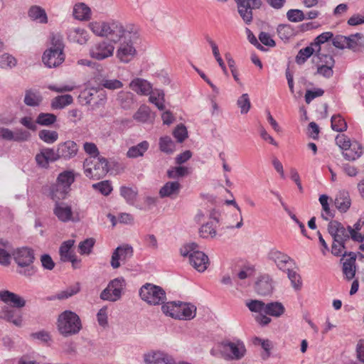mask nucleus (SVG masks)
Listing matches in <instances>:
<instances>
[{
    "label": "nucleus",
    "mask_w": 364,
    "mask_h": 364,
    "mask_svg": "<svg viewBox=\"0 0 364 364\" xmlns=\"http://www.w3.org/2000/svg\"><path fill=\"white\" fill-rule=\"evenodd\" d=\"M43 101V97L38 92L33 90H26L23 102L29 107H38Z\"/></svg>",
    "instance_id": "obj_34"
},
{
    "label": "nucleus",
    "mask_w": 364,
    "mask_h": 364,
    "mask_svg": "<svg viewBox=\"0 0 364 364\" xmlns=\"http://www.w3.org/2000/svg\"><path fill=\"white\" fill-rule=\"evenodd\" d=\"M83 168L87 178L97 180L108 172V161L104 157H90L85 160Z\"/></svg>",
    "instance_id": "obj_5"
},
{
    "label": "nucleus",
    "mask_w": 364,
    "mask_h": 364,
    "mask_svg": "<svg viewBox=\"0 0 364 364\" xmlns=\"http://www.w3.org/2000/svg\"><path fill=\"white\" fill-rule=\"evenodd\" d=\"M134 253L133 248L131 245L125 244L118 246L112 252L110 264L113 269H117L120 267V262H126Z\"/></svg>",
    "instance_id": "obj_13"
},
{
    "label": "nucleus",
    "mask_w": 364,
    "mask_h": 364,
    "mask_svg": "<svg viewBox=\"0 0 364 364\" xmlns=\"http://www.w3.org/2000/svg\"><path fill=\"white\" fill-rule=\"evenodd\" d=\"M51 47L45 50L42 56L44 65L48 68H56L65 60L63 36L53 34L50 39Z\"/></svg>",
    "instance_id": "obj_2"
},
{
    "label": "nucleus",
    "mask_w": 364,
    "mask_h": 364,
    "mask_svg": "<svg viewBox=\"0 0 364 364\" xmlns=\"http://www.w3.org/2000/svg\"><path fill=\"white\" fill-rule=\"evenodd\" d=\"M268 258L284 272L292 268L294 264V260L289 256L277 249H272L269 251Z\"/></svg>",
    "instance_id": "obj_15"
},
{
    "label": "nucleus",
    "mask_w": 364,
    "mask_h": 364,
    "mask_svg": "<svg viewBox=\"0 0 364 364\" xmlns=\"http://www.w3.org/2000/svg\"><path fill=\"white\" fill-rule=\"evenodd\" d=\"M200 236L203 238H208L210 237H214L216 235L215 228L213 227L212 222H208L203 225L199 229Z\"/></svg>",
    "instance_id": "obj_55"
},
{
    "label": "nucleus",
    "mask_w": 364,
    "mask_h": 364,
    "mask_svg": "<svg viewBox=\"0 0 364 364\" xmlns=\"http://www.w3.org/2000/svg\"><path fill=\"white\" fill-rule=\"evenodd\" d=\"M57 120L55 114L52 113H40L36 119V123L45 127H50Z\"/></svg>",
    "instance_id": "obj_39"
},
{
    "label": "nucleus",
    "mask_w": 364,
    "mask_h": 364,
    "mask_svg": "<svg viewBox=\"0 0 364 364\" xmlns=\"http://www.w3.org/2000/svg\"><path fill=\"white\" fill-rule=\"evenodd\" d=\"M190 264L200 272H204L209 264L208 257L198 249L190 255Z\"/></svg>",
    "instance_id": "obj_20"
},
{
    "label": "nucleus",
    "mask_w": 364,
    "mask_h": 364,
    "mask_svg": "<svg viewBox=\"0 0 364 364\" xmlns=\"http://www.w3.org/2000/svg\"><path fill=\"white\" fill-rule=\"evenodd\" d=\"M315 53L316 55V49L311 43L309 46L301 48L299 50L295 61L298 65H303L311 55Z\"/></svg>",
    "instance_id": "obj_35"
},
{
    "label": "nucleus",
    "mask_w": 364,
    "mask_h": 364,
    "mask_svg": "<svg viewBox=\"0 0 364 364\" xmlns=\"http://www.w3.org/2000/svg\"><path fill=\"white\" fill-rule=\"evenodd\" d=\"M89 27L95 35L109 38L114 43L127 40L128 38L137 37L136 30L132 26L124 28L119 21H94L90 23Z\"/></svg>",
    "instance_id": "obj_1"
},
{
    "label": "nucleus",
    "mask_w": 364,
    "mask_h": 364,
    "mask_svg": "<svg viewBox=\"0 0 364 364\" xmlns=\"http://www.w3.org/2000/svg\"><path fill=\"white\" fill-rule=\"evenodd\" d=\"M188 174V169L185 166H177L167 171V176L170 178L183 177Z\"/></svg>",
    "instance_id": "obj_59"
},
{
    "label": "nucleus",
    "mask_w": 364,
    "mask_h": 364,
    "mask_svg": "<svg viewBox=\"0 0 364 364\" xmlns=\"http://www.w3.org/2000/svg\"><path fill=\"white\" fill-rule=\"evenodd\" d=\"M288 278L291 282L292 287L298 291L301 289L302 282L301 276L295 271L292 270L291 268L287 269Z\"/></svg>",
    "instance_id": "obj_49"
},
{
    "label": "nucleus",
    "mask_w": 364,
    "mask_h": 364,
    "mask_svg": "<svg viewBox=\"0 0 364 364\" xmlns=\"http://www.w3.org/2000/svg\"><path fill=\"white\" fill-rule=\"evenodd\" d=\"M348 256L349 258L346 259L343 263V273L347 280H351L354 278L356 272V255L353 252H344L343 257Z\"/></svg>",
    "instance_id": "obj_18"
},
{
    "label": "nucleus",
    "mask_w": 364,
    "mask_h": 364,
    "mask_svg": "<svg viewBox=\"0 0 364 364\" xmlns=\"http://www.w3.org/2000/svg\"><path fill=\"white\" fill-rule=\"evenodd\" d=\"M0 300L14 308H22L26 305L25 299L9 290L0 291Z\"/></svg>",
    "instance_id": "obj_22"
},
{
    "label": "nucleus",
    "mask_w": 364,
    "mask_h": 364,
    "mask_svg": "<svg viewBox=\"0 0 364 364\" xmlns=\"http://www.w3.org/2000/svg\"><path fill=\"white\" fill-rule=\"evenodd\" d=\"M38 137L47 144H53L58 139V134L55 131L42 129L38 132Z\"/></svg>",
    "instance_id": "obj_43"
},
{
    "label": "nucleus",
    "mask_w": 364,
    "mask_h": 364,
    "mask_svg": "<svg viewBox=\"0 0 364 364\" xmlns=\"http://www.w3.org/2000/svg\"><path fill=\"white\" fill-rule=\"evenodd\" d=\"M80 291V283L77 282L73 286L68 287L65 290L58 294V299L63 300L75 295Z\"/></svg>",
    "instance_id": "obj_50"
},
{
    "label": "nucleus",
    "mask_w": 364,
    "mask_h": 364,
    "mask_svg": "<svg viewBox=\"0 0 364 364\" xmlns=\"http://www.w3.org/2000/svg\"><path fill=\"white\" fill-rule=\"evenodd\" d=\"M277 31L278 36L282 40H289L291 36L294 35V31L292 26L289 24L279 25Z\"/></svg>",
    "instance_id": "obj_46"
},
{
    "label": "nucleus",
    "mask_w": 364,
    "mask_h": 364,
    "mask_svg": "<svg viewBox=\"0 0 364 364\" xmlns=\"http://www.w3.org/2000/svg\"><path fill=\"white\" fill-rule=\"evenodd\" d=\"M333 37V33L332 32H323L318 35L311 43L316 48V51L319 52L320 50H322L321 45L328 42L329 40H332Z\"/></svg>",
    "instance_id": "obj_42"
},
{
    "label": "nucleus",
    "mask_w": 364,
    "mask_h": 364,
    "mask_svg": "<svg viewBox=\"0 0 364 364\" xmlns=\"http://www.w3.org/2000/svg\"><path fill=\"white\" fill-rule=\"evenodd\" d=\"M101 85L108 90H117L123 87V83L117 79H102Z\"/></svg>",
    "instance_id": "obj_61"
},
{
    "label": "nucleus",
    "mask_w": 364,
    "mask_h": 364,
    "mask_svg": "<svg viewBox=\"0 0 364 364\" xmlns=\"http://www.w3.org/2000/svg\"><path fill=\"white\" fill-rule=\"evenodd\" d=\"M178 314L176 315L177 319L191 320L196 316V307L191 304L178 301Z\"/></svg>",
    "instance_id": "obj_27"
},
{
    "label": "nucleus",
    "mask_w": 364,
    "mask_h": 364,
    "mask_svg": "<svg viewBox=\"0 0 364 364\" xmlns=\"http://www.w3.org/2000/svg\"><path fill=\"white\" fill-rule=\"evenodd\" d=\"M74 243L75 240H68L61 244L59 248V255L61 262H68V260L71 259V258L75 255V252L72 250Z\"/></svg>",
    "instance_id": "obj_28"
},
{
    "label": "nucleus",
    "mask_w": 364,
    "mask_h": 364,
    "mask_svg": "<svg viewBox=\"0 0 364 364\" xmlns=\"http://www.w3.org/2000/svg\"><path fill=\"white\" fill-rule=\"evenodd\" d=\"M285 311L284 305L279 301L266 304L264 314L274 317H279Z\"/></svg>",
    "instance_id": "obj_37"
},
{
    "label": "nucleus",
    "mask_w": 364,
    "mask_h": 364,
    "mask_svg": "<svg viewBox=\"0 0 364 364\" xmlns=\"http://www.w3.org/2000/svg\"><path fill=\"white\" fill-rule=\"evenodd\" d=\"M75 181V175L72 171H65L60 173L57 183L51 186L50 196L55 199H65L70 190V186Z\"/></svg>",
    "instance_id": "obj_6"
},
{
    "label": "nucleus",
    "mask_w": 364,
    "mask_h": 364,
    "mask_svg": "<svg viewBox=\"0 0 364 364\" xmlns=\"http://www.w3.org/2000/svg\"><path fill=\"white\" fill-rule=\"evenodd\" d=\"M92 188L104 196H109L112 191V183L109 181H102L92 184Z\"/></svg>",
    "instance_id": "obj_53"
},
{
    "label": "nucleus",
    "mask_w": 364,
    "mask_h": 364,
    "mask_svg": "<svg viewBox=\"0 0 364 364\" xmlns=\"http://www.w3.org/2000/svg\"><path fill=\"white\" fill-rule=\"evenodd\" d=\"M237 105L242 114H247L251 108V102L248 94H242L237 100Z\"/></svg>",
    "instance_id": "obj_47"
},
{
    "label": "nucleus",
    "mask_w": 364,
    "mask_h": 364,
    "mask_svg": "<svg viewBox=\"0 0 364 364\" xmlns=\"http://www.w3.org/2000/svg\"><path fill=\"white\" fill-rule=\"evenodd\" d=\"M256 292L262 296H267L272 293V279L268 274L261 276L255 283Z\"/></svg>",
    "instance_id": "obj_24"
},
{
    "label": "nucleus",
    "mask_w": 364,
    "mask_h": 364,
    "mask_svg": "<svg viewBox=\"0 0 364 364\" xmlns=\"http://www.w3.org/2000/svg\"><path fill=\"white\" fill-rule=\"evenodd\" d=\"M51 199L55 202L53 214L58 219L63 223H67L71 220L73 221L71 206L60 202L62 199H55L54 198H51Z\"/></svg>",
    "instance_id": "obj_17"
},
{
    "label": "nucleus",
    "mask_w": 364,
    "mask_h": 364,
    "mask_svg": "<svg viewBox=\"0 0 364 364\" xmlns=\"http://www.w3.org/2000/svg\"><path fill=\"white\" fill-rule=\"evenodd\" d=\"M0 318L12 323L18 327H20L22 325L23 319L21 311L9 306H4L0 311Z\"/></svg>",
    "instance_id": "obj_21"
},
{
    "label": "nucleus",
    "mask_w": 364,
    "mask_h": 364,
    "mask_svg": "<svg viewBox=\"0 0 364 364\" xmlns=\"http://www.w3.org/2000/svg\"><path fill=\"white\" fill-rule=\"evenodd\" d=\"M287 18L291 22L297 23L305 19L306 16L300 9H290L287 12Z\"/></svg>",
    "instance_id": "obj_58"
},
{
    "label": "nucleus",
    "mask_w": 364,
    "mask_h": 364,
    "mask_svg": "<svg viewBox=\"0 0 364 364\" xmlns=\"http://www.w3.org/2000/svg\"><path fill=\"white\" fill-rule=\"evenodd\" d=\"M144 362L146 364H176L171 355L161 351L145 354Z\"/></svg>",
    "instance_id": "obj_19"
},
{
    "label": "nucleus",
    "mask_w": 364,
    "mask_h": 364,
    "mask_svg": "<svg viewBox=\"0 0 364 364\" xmlns=\"http://www.w3.org/2000/svg\"><path fill=\"white\" fill-rule=\"evenodd\" d=\"M139 36L136 38H128L127 40H123L120 42L119 48L117 50V57L122 62L127 63L130 62L136 53V50L134 47V42L138 38Z\"/></svg>",
    "instance_id": "obj_12"
},
{
    "label": "nucleus",
    "mask_w": 364,
    "mask_h": 364,
    "mask_svg": "<svg viewBox=\"0 0 364 364\" xmlns=\"http://www.w3.org/2000/svg\"><path fill=\"white\" fill-rule=\"evenodd\" d=\"M28 15L33 21H37L41 23L48 22V16L45 9L39 6H32L28 12Z\"/></svg>",
    "instance_id": "obj_31"
},
{
    "label": "nucleus",
    "mask_w": 364,
    "mask_h": 364,
    "mask_svg": "<svg viewBox=\"0 0 364 364\" xmlns=\"http://www.w3.org/2000/svg\"><path fill=\"white\" fill-rule=\"evenodd\" d=\"M173 134L177 141L181 143L188 137L187 129L183 124H180L175 128Z\"/></svg>",
    "instance_id": "obj_60"
},
{
    "label": "nucleus",
    "mask_w": 364,
    "mask_h": 364,
    "mask_svg": "<svg viewBox=\"0 0 364 364\" xmlns=\"http://www.w3.org/2000/svg\"><path fill=\"white\" fill-rule=\"evenodd\" d=\"M159 148L163 152L171 154L174 151L175 144L170 136H163L159 139Z\"/></svg>",
    "instance_id": "obj_44"
},
{
    "label": "nucleus",
    "mask_w": 364,
    "mask_h": 364,
    "mask_svg": "<svg viewBox=\"0 0 364 364\" xmlns=\"http://www.w3.org/2000/svg\"><path fill=\"white\" fill-rule=\"evenodd\" d=\"M363 225L364 217H360L354 224L353 228L350 225L348 226V229L350 234V238L353 241L358 242H363L364 241V235L359 232Z\"/></svg>",
    "instance_id": "obj_33"
},
{
    "label": "nucleus",
    "mask_w": 364,
    "mask_h": 364,
    "mask_svg": "<svg viewBox=\"0 0 364 364\" xmlns=\"http://www.w3.org/2000/svg\"><path fill=\"white\" fill-rule=\"evenodd\" d=\"M221 353L230 360H240L244 357L246 349L243 343L225 341L220 344Z\"/></svg>",
    "instance_id": "obj_10"
},
{
    "label": "nucleus",
    "mask_w": 364,
    "mask_h": 364,
    "mask_svg": "<svg viewBox=\"0 0 364 364\" xmlns=\"http://www.w3.org/2000/svg\"><path fill=\"white\" fill-rule=\"evenodd\" d=\"M237 11L246 24L252 21V9H259L262 4L261 0H235Z\"/></svg>",
    "instance_id": "obj_11"
},
{
    "label": "nucleus",
    "mask_w": 364,
    "mask_h": 364,
    "mask_svg": "<svg viewBox=\"0 0 364 364\" xmlns=\"http://www.w3.org/2000/svg\"><path fill=\"white\" fill-rule=\"evenodd\" d=\"M331 128L338 132H343L347 129V123L340 114L333 115L331 119Z\"/></svg>",
    "instance_id": "obj_40"
},
{
    "label": "nucleus",
    "mask_w": 364,
    "mask_h": 364,
    "mask_svg": "<svg viewBox=\"0 0 364 364\" xmlns=\"http://www.w3.org/2000/svg\"><path fill=\"white\" fill-rule=\"evenodd\" d=\"M9 245V242L8 241L0 240V264L4 266H7L10 264L11 255L3 248Z\"/></svg>",
    "instance_id": "obj_56"
},
{
    "label": "nucleus",
    "mask_w": 364,
    "mask_h": 364,
    "mask_svg": "<svg viewBox=\"0 0 364 364\" xmlns=\"http://www.w3.org/2000/svg\"><path fill=\"white\" fill-rule=\"evenodd\" d=\"M139 296L142 300L150 305H159L166 299V292L159 286L146 283L139 290Z\"/></svg>",
    "instance_id": "obj_7"
},
{
    "label": "nucleus",
    "mask_w": 364,
    "mask_h": 364,
    "mask_svg": "<svg viewBox=\"0 0 364 364\" xmlns=\"http://www.w3.org/2000/svg\"><path fill=\"white\" fill-rule=\"evenodd\" d=\"M126 285L123 277L111 280L107 287L101 292L100 299L104 301H116L122 296L124 287Z\"/></svg>",
    "instance_id": "obj_9"
},
{
    "label": "nucleus",
    "mask_w": 364,
    "mask_h": 364,
    "mask_svg": "<svg viewBox=\"0 0 364 364\" xmlns=\"http://www.w3.org/2000/svg\"><path fill=\"white\" fill-rule=\"evenodd\" d=\"M328 232L334 242H341L343 240H349L350 234L349 230L338 220H331L328 225Z\"/></svg>",
    "instance_id": "obj_16"
},
{
    "label": "nucleus",
    "mask_w": 364,
    "mask_h": 364,
    "mask_svg": "<svg viewBox=\"0 0 364 364\" xmlns=\"http://www.w3.org/2000/svg\"><path fill=\"white\" fill-rule=\"evenodd\" d=\"M129 87L141 95H148L151 92L152 86L149 82L141 78H134L129 84Z\"/></svg>",
    "instance_id": "obj_25"
},
{
    "label": "nucleus",
    "mask_w": 364,
    "mask_h": 364,
    "mask_svg": "<svg viewBox=\"0 0 364 364\" xmlns=\"http://www.w3.org/2000/svg\"><path fill=\"white\" fill-rule=\"evenodd\" d=\"M73 15L77 20L87 21L90 18L91 10L85 4L77 3L74 6Z\"/></svg>",
    "instance_id": "obj_30"
},
{
    "label": "nucleus",
    "mask_w": 364,
    "mask_h": 364,
    "mask_svg": "<svg viewBox=\"0 0 364 364\" xmlns=\"http://www.w3.org/2000/svg\"><path fill=\"white\" fill-rule=\"evenodd\" d=\"M73 98L70 95H59L51 100L50 106L53 109H61L65 107L71 105Z\"/></svg>",
    "instance_id": "obj_36"
},
{
    "label": "nucleus",
    "mask_w": 364,
    "mask_h": 364,
    "mask_svg": "<svg viewBox=\"0 0 364 364\" xmlns=\"http://www.w3.org/2000/svg\"><path fill=\"white\" fill-rule=\"evenodd\" d=\"M318 58V61L316 62V65H324L326 66H334L335 60L333 57L330 54L324 53L322 50L319 52L316 51V55Z\"/></svg>",
    "instance_id": "obj_54"
},
{
    "label": "nucleus",
    "mask_w": 364,
    "mask_h": 364,
    "mask_svg": "<svg viewBox=\"0 0 364 364\" xmlns=\"http://www.w3.org/2000/svg\"><path fill=\"white\" fill-rule=\"evenodd\" d=\"M75 41L79 44H85L88 41V34L84 28H77L73 31Z\"/></svg>",
    "instance_id": "obj_64"
},
{
    "label": "nucleus",
    "mask_w": 364,
    "mask_h": 364,
    "mask_svg": "<svg viewBox=\"0 0 364 364\" xmlns=\"http://www.w3.org/2000/svg\"><path fill=\"white\" fill-rule=\"evenodd\" d=\"M328 197L326 195H321L319 197V202L322 205V208L324 211L323 213L321 214V217L324 220H328L329 218H333L334 214L330 209L328 203Z\"/></svg>",
    "instance_id": "obj_51"
},
{
    "label": "nucleus",
    "mask_w": 364,
    "mask_h": 364,
    "mask_svg": "<svg viewBox=\"0 0 364 364\" xmlns=\"http://www.w3.org/2000/svg\"><path fill=\"white\" fill-rule=\"evenodd\" d=\"M114 46L107 41H102L94 44L90 49L91 58L97 60H102L113 55Z\"/></svg>",
    "instance_id": "obj_14"
},
{
    "label": "nucleus",
    "mask_w": 364,
    "mask_h": 364,
    "mask_svg": "<svg viewBox=\"0 0 364 364\" xmlns=\"http://www.w3.org/2000/svg\"><path fill=\"white\" fill-rule=\"evenodd\" d=\"M78 100L81 105H90V109L95 110L105 105L106 96L104 94L98 95V90L95 88L85 89L80 93Z\"/></svg>",
    "instance_id": "obj_8"
},
{
    "label": "nucleus",
    "mask_w": 364,
    "mask_h": 364,
    "mask_svg": "<svg viewBox=\"0 0 364 364\" xmlns=\"http://www.w3.org/2000/svg\"><path fill=\"white\" fill-rule=\"evenodd\" d=\"M57 149L60 159H64L74 157L78 151L77 145L73 141H67L58 144Z\"/></svg>",
    "instance_id": "obj_23"
},
{
    "label": "nucleus",
    "mask_w": 364,
    "mask_h": 364,
    "mask_svg": "<svg viewBox=\"0 0 364 364\" xmlns=\"http://www.w3.org/2000/svg\"><path fill=\"white\" fill-rule=\"evenodd\" d=\"M120 195L125 199L127 203L134 204L137 196V191L127 186L120 188Z\"/></svg>",
    "instance_id": "obj_41"
},
{
    "label": "nucleus",
    "mask_w": 364,
    "mask_h": 364,
    "mask_svg": "<svg viewBox=\"0 0 364 364\" xmlns=\"http://www.w3.org/2000/svg\"><path fill=\"white\" fill-rule=\"evenodd\" d=\"M95 243V239L90 237L80 242L78 245V252L80 255H89Z\"/></svg>",
    "instance_id": "obj_52"
},
{
    "label": "nucleus",
    "mask_w": 364,
    "mask_h": 364,
    "mask_svg": "<svg viewBox=\"0 0 364 364\" xmlns=\"http://www.w3.org/2000/svg\"><path fill=\"white\" fill-rule=\"evenodd\" d=\"M31 138V134L28 131L23 129L21 128L16 129L14 132V141L23 142L27 141Z\"/></svg>",
    "instance_id": "obj_63"
},
{
    "label": "nucleus",
    "mask_w": 364,
    "mask_h": 364,
    "mask_svg": "<svg viewBox=\"0 0 364 364\" xmlns=\"http://www.w3.org/2000/svg\"><path fill=\"white\" fill-rule=\"evenodd\" d=\"M181 186L178 181H168L160 189L159 195L161 198L169 197L175 198L179 194Z\"/></svg>",
    "instance_id": "obj_26"
},
{
    "label": "nucleus",
    "mask_w": 364,
    "mask_h": 364,
    "mask_svg": "<svg viewBox=\"0 0 364 364\" xmlns=\"http://www.w3.org/2000/svg\"><path fill=\"white\" fill-rule=\"evenodd\" d=\"M13 256L18 267V274L25 277H31L36 274L37 270L33 264L35 260L33 249L28 247L18 248L14 252Z\"/></svg>",
    "instance_id": "obj_3"
},
{
    "label": "nucleus",
    "mask_w": 364,
    "mask_h": 364,
    "mask_svg": "<svg viewBox=\"0 0 364 364\" xmlns=\"http://www.w3.org/2000/svg\"><path fill=\"white\" fill-rule=\"evenodd\" d=\"M363 154V147L360 144L353 141L350 146L343 152V157L348 161H354L358 159Z\"/></svg>",
    "instance_id": "obj_29"
},
{
    "label": "nucleus",
    "mask_w": 364,
    "mask_h": 364,
    "mask_svg": "<svg viewBox=\"0 0 364 364\" xmlns=\"http://www.w3.org/2000/svg\"><path fill=\"white\" fill-rule=\"evenodd\" d=\"M249 310L252 312H256L259 314L264 313L265 311L266 304L259 300H250L246 303Z\"/></svg>",
    "instance_id": "obj_57"
},
{
    "label": "nucleus",
    "mask_w": 364,
    "mask_h": 364,
    "mask_svg": "<svg viewBox=\"0 0 364 364\" xmlns=\"http://www.w3.org/2000/svg\"><path fill=\"white\" fill-rule=\"evenodd\" d=\"M363 36L361 33H357L346 36V48L354 50L358 45V41L363 40Z\"/></svg>",
    "instance_id": "obj_62"
},
{
    "label": "nucleus",
    "mask_w": 364,
    "mask_h": 364,
    "mask_svg": "<svg viewBox=\"0 0 364 364\" xmlns=\"http://www.w3.org/2000/svg\"><path fill=\"white\" fill-rule=\"evenodd\" d=\"M17 60L11 55L4 53L0 56V68L3 69H11L16 65Z\"/></svg>",
    "instance_id": "obj_48"
},
{
    "label": "nucleus",
    "mask_w": 364,
    "mask_h": 364,
    "mask_svg": "<svg viewBox=\"0 0 364 364\" xmlns=\"http://www.w3.org/2000/svg\"><path fill=\"white\" fill-rule=\"evenodd\" d=\"M57 327L64 337L77 334L82 328L79 316L74 311L65 310L58 318Z\"/></svg>",
    "instance_id": "obj_4"
},
{
    "label": "nucleus",
    "mask_w": 364,
    "mask_h": 364,
    "mask_svg": "<svg viewBox=\"0 0 364 364\" xmlns=\"http://www.w3.org/2000/svg\"><path fill=\"white\" fill-rule=\"evenodd\" d=\"M149 148V142L147 141H143L135 146H131L127 152V156L130 159L143 156Z\"/></svg>",
    "instance_id": "obj_32"
},
{
    "label": "nucleus",
    "mask_w": 364,
    "mask_h": 364,
    "mask_svg": "<svg viewBox=\"0 0 364 364\" xmlns=\"http://www.w3.org/2000/svg\"><path fill=\"white\" fill-rule=\"evenodd\" d=\"M350 199L347 193H341L335 200V205L341 213H346L350 208Z\"/></svg>",
    "instance_id": "obj_38"
},
{
    "label": "nucleus",
    "mask_w": 364,
    "mask_h": 364,
    "mask_svg": "<svg viewBox=\"0 0 364 364\" xmlns=\"http://www.w3.org/2000/svg\"><path fill=\"white\" fill-rule=\"evenodd\" d=\"M162 311L166 316L176 318V315L178 311V302L171 301L164 304L161 306Z\"/></svg>",
    "instance_id": "obj_45"
}]
</instances>
